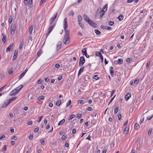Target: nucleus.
<instances>
[{"instance_id": "f257e3e1", "label": "nucleus", "mask_w": 153, "mask_h": 153, "mask_svg": "<svg viewBox=\"0 0 153 153\" xmlns=\"http://www.w3.org/2000/svg\"><path fill=\"white\" fill-rule=\"evenodd\" d=\"M69 34H65L64 37L63 42L65 44H68L70 42Z\"/></svg>"}, {"instance_id": "f03ea898", "label": "nucleus", "mask_w": 153, "mask_h": 153, "mask_svg": "<svg viewBox=\"0 0 153 153\" xmlns=\"http://www.w3.org/2000/svg\"><path fill=\"white\" fill-rule=\"evenodd\" d=\"M17 98L16 97H12L11 99H10L7 102V103H4L3 105V107H5L7 106L11 101L16 100Z\"/></svg>"}, {"instance_id": "7ed1b4c3", "label": "nucleus", "mask_w": 153, "mask_h": 153, "mask_svg": "<svg viewBox=\"0 0 153 153\" xmlns=\"http://www.w3.org/2000/svg\"><path fill=\"white\" fill-rule=\"evenodd\" d=\"M85 62V60L84 57L81 56L80 58L79 62V65L81 66L83 65Z\"/></svg>"}, {"instance_id": "20e7f679", "label": "nucleus", "mask_w": 153, "mask_h": 153, "mask_svg": "<svg viewBox=\"0 0 153 153\" xmlns=\"http://www.w3.org/2000/svg\"><path fill=\"white\" fill-rule=\"evenodd\" d=\"M82 78L86 81H89L90 79V77L88 75H83Z\"/></svg>"}, {"instance_id": "39448f33", "label": "nucleus", "mask_w": 153, "mask_h": 153, "mask_svg": "<svg viewBox=\"0 0 153 153\" xmlns=\"http://www.w3.org/2000/svg\"><path fill=\"white\" fill-rule=\"evenodd\" d=\"M57 15V13L56 14L54 15L50 19L49 23L50 24H51L54 21L55 19L56 18Z\"/></svg>"}, {"instance_id": "423d86ee", "label": "nucleus", "mask_w": 153, "mask_h": 153, "mask_svg": "<svg viewBox=\"0 0 153 153\" xmlns=\"http://www.w3.org/2000/svg\"><path fill=\"white\" fill-rule=\"evenodd\" d=\"M18 92L16 90V89H15L12 90L10 93V95L11 96H15L16 95L18 94Z\"/></svg>"}, {"instance_id": "0eeeda50", "label": "nucleus", "mask_w": 153, "mask_h": 153, "mask_svg": "<svg viewBox=\"0 0 153 153\" xmlns=\"http://www.w3.org/2000/svg\"><path fill=\"white\" fill-rule=\"evenodd\" d=\"M88 23L91 26L96 28L97 26V24L94 23L93 21L90 20Z\"/></svg>"}, {"instance_id": "6e6552de", "label": "nucleus", "mask_w": 153, "mask_h": 153, "mask_svg": "<svg viewBox=\"0 0 153 153\" xmlns=\"http://www.w3.org/2000/svg\"><path fill=\"white\" fill-rule=\"evenodd\" d=\"M114 63L116 65H120L123 63V59H118L117 60H115Z\"/></svg>"}, {"instance_id": "1a4fd4ad", "label": "nucleus", "mask_w": 153, "mask_h": 153, "mask_svg": "<svg viewBox=\"0 0 153 153\" xmlns=\"http://www.w3.org/2000/svg\"><path fill=\"white\" fill-rule=\"evenodd\" d=\"M16 30L15 26L14 25H12L11 27V35H13Z\"/></svg>"}, {"instance_id": "9d476101", "label": "nucleus", "mask_w": 153, "mask_h": 153, "mask_svg": "<svg viewBox=\"0 0 153 153\" xmlns=\"http://www.w3.org/2000/svg\"><path fill=\"white\" fill-rule=\"evenodd\" d=\"M67 18H65L64 19V25H63V28H67V27L68 26V24L67 23Z\"/></svg>"}, {"instance_id": "9b49d317", "label": "nucleus", "mask_w": 153, "mask_h": 153, "mask_svg": "<svg viewBox=\"0 0 153 153\" xmlns=\"http://www.w3.org/2000/svg\"><path fill=\"white\" fill-rule=\"evenodd\" d=\"M100 27L103 29H106L108 30H111L112 29V27H110L104 26L103 25H101Z\"/></svg>"}, {"instance_id": "f8f14e48", "label": "nucleus", "mask_w": 153, "mask_h": 153, "mask_svg": "<svg viewBox=\"0 0 153 153\" xmlns=\"http://www.w3.org/2000/svg\"><path fill=\"white\" fill-rule=\"evenodd\" d=\"M110 72L111 76L113 77L114 75V68L112 67H110Z\"/></svg>"}, {"instance_id": "ddd939ff", "label": "nucleus", "mask_w": 153, "mask_h": 153, "mask_svg": "<svg viewBox=\"0 0 153 153\" xmlns=\"http://www.w3.org/2000/svg\"><path fill=\"white\" fill-rule=\"evenodd\" d=\"M131 97V94L130 93H128L127 94L125 97V100L126 101L128 100Z\"/></svg>"}, {"instance_id": "4468645a", "label": "nucleus", "mask_w": 153, "mask_h": 153, "mask_svg": "<svg viewBox=\"0 0 153 153\" xmlns=\"http://www.w3.org/2000/svg\"><path fill=\"white\" fill-rule=\"evenodd\" d=\"M13 45V44L10 45L6 49V52L10 51L12 49Z\"/></svg>"}, {"instance_id": "2eb2a0df", "label": "nucleus", "mask_w": 153, "mask_h": 153, "mask_svg": "<svg viewBox=\"0 0 153 153\" xmlns=\"http://www.w3.org/2000/svg\"><path fill=\"white\" fill-rule=\"evenodd\" d=\"M83 19L87 22L90 20L89 18L85 14L84 15Z\"/></svg>"}, {"instance_id": "dca6fc26", "label": "nucleus", "mask_w": 153, "mask_h": 153, "mask_svg": "<svg viewBox=\"0 0 153 153\" xmlns=\"http://www.w3.org/2000/svg\"><path fill=\"white\" fill-rule=\"evenodd\" d=\"M84 66H82L81 68H80V69L79 70V71L78 73V76H79V75H80L82 72L83 71L84 69Z\"/></svg>"}, {"instance_id": "f3484780", "label": "nucleus", "mask_w": 153, "mask_h": 153, "mask_svg": "<svg viewBox=\"0 0 153 153\" xmlns=\"http://www.w3.org/2000/svg\"><path fill=\"white\" fill-rule=\"evenodd\" d=\"M61 42H59L56 45V49L57 51L61 47Z\"/></svg>"}, {"instance_id": "a211bd4d", "label": "nucleus", "mask_w": 153, "mask_h": 153, "mask_svg": "<svg viewBox=\"0 0 153 153\" xmlns=\"http://www.w3.org/2000/svg\"><path fill=\"white\" fill-rule=\"evenodd\" d=\"M78 21L79 24H80V22L82 20V18L80 15H79L77 16Z\"/></svg>"}, {"instance_id": "6ab92c4d", "label": "nucleus", "mask_w": 153, "mask_h": 153, "mask_svg": "<svg viewBox=\"0 0 153 153\" xmlns=\"http://www.w3.org/2000/svg\"><path fill=\"white\" fill-rule=\"evenodd\" d=\"M108 8V4H105L104 7L102 8V9L101 10L102 11H104V12H105L107 10Z\"/></svg>"}, {"instance_id": "aec40b11", "label": "nucleus", "mask_w": 153, "mask_h": 153, "mask_svg": "<svg viewBox=\"0 0 153 153\" xmlns=\"http://www.w3.org/2000/svg\"><path fill=\"white\" fill-rule=\"evenodd\" d=\"M17 54L18 52H16V51H15L14 53L13 59V60L14 59L15 60L17 58Z\"/></svg>"}, {"instance_id": "412c9836", "label": "nucleus", "mask_w": 153, "mask_h": 153, "mask_svg": "<svg viewBox=\"0 0 153 153\" xmlns=\"http://www.w3.org/2000/svg\"><path fill=\"white\" fill-rule=\"evenodd\" d=\"M33 4V0H29V3H28V6H29V8H31L32 6H31V5H32Z\"/></svg>"}, {"instance_id": "4be33fe9", "label": "nucleus", "mask_w": 153, "mask_h": 153, "mask_svg": "<svg viewBox=\"0 0 153 153\" xmlns=\"http://www.w3.org/2000/svg\"><path fill=\"white\" fill-rule=\"evenodd\" d=\"M105 13V12H104V11L100 10L99 13L100 14V19H101L102 18V16L104 15Z\"/></svg>"}, {"instance_id": "5701e85b", "label": "nucleus", "mask_w": 153, "mask_h": 153, "mask_svg": "<svg viewBox=\"0 0 153 153\" xmlns=\"http://www.w3.org/2000/svg\"><path fill=\"white\" fill-rule=\"evenodd\" d=\"M129 128L128 127H126L123 131L124 134H127L128 132Z\"/></svg>"}, {"instance_id": "b1692460", "label": "nucleus", "mask_w": 153, "mask_h": 153, "mask_svg": "<svg viewBox=\"0 0 153 153\" xmlns=\"http://www.w3.org/2000/svg\"><path fill=\"white\" fill-rule=\"evenodd\" d=\"M87 66H88V68L89 69V71H93V69L91 68V63L88 64Z\"/></svg>"}, {"instance_id": "393cba45", "label": "nucleus", "mask_w": 153, "mask_h": 153, "mask_svg": "<svg viewBox=\"0 0 153 153\" xmlns=\"http://www.w3.org/2000/svg\"><path fill=\"white\" fill-rule=\"evenodd\" d=\"M118 19L119 21H120L123 19V16L122 14L120 15L118 17Z\"/></svg>"}, {"instance_id": "a878e982", "label": "nucleus", "mask_w": 153, "mask_h": 153, "mask_svg": "<svg viewBox=\"0 0 153 153\" xmlns=\"http://www.w3.org/2000/svg\"><path fill=\"white\" fill-rule=\"evenodd\" d=\"M134 128L136 130H137L140 128V126L139 124L137 123H136L134 125Z\"/></svg>"}, {"instance_id": "bb28decb", "label": "nucleus", "mask_w": 153, "mask_h": 153, "mask_svg": "<svg viewBox=\"0 0 153 153\" xmlns=\"http://www.w3.org/2000/svg\"><path fill=\"white\" fill-rule=\"evenodd\" d=\"M82 52L83 54L84 55L86 54H87V52L86 48L83 49L82 51Z\"/></svg>"}, {"instance_id": "cd10ccee", "label": "nucleus", "mask_w": 153, "mask_h": 153, "mask_svg": "<svg viewBox=\"0 0 153 153\" xmlns=\"http://www.w3.org/2000/svg\"><path fill=\"white\" fill-rule=\"evenodd\" d=\"M45 97L44 96H41L38 98V100H44L45 99Z\"/></svg>"}, {"instance_id": "c85d7f7f", "label": "nucleus", "mask_w": 153, "mask_h": 153, "mask_svg": "<svg viewBox=\"0 0 153 153\" xmlns=\"http://www.w3.org/2000/svg\"><path fill=\"white\" fill-rule=\"evenodd\" d=\"M94 32L97 35H100L101 34V32L97 30H95Z\"/></svg>"}, {"instance_id": "c756f323", "label": "nucleus", "mask_w": 153, "mask_h": 153, "mask_svg": "<svg viewBox=\"0 0 153 153\" xmlns=\"http://www.w3.org/2000/svg\"><path fill=\"white\" fill-rule=\"evenodd\" d=\"M65 122V119H63L60 121L58 123V125L59 126L63 124Z\"/></svg>"}, {"instance_id": "7c9ffc66", "label": "nucleus", "mask_w": 153, "mask_h": 153, "mask_svg": "<svg viewBox=\"0 0 153 153\" xmlns=\"http://www.w3.org/2000/svg\"><path fill=\"white\" fill-rule=\"evenodd\" d=\"M2 35H4V34L3 33ZM2 41L4 43L6 41V36L5 35H3Z\"/></svg>"}, {"instance_id": "2f4dec72", "label": "nucleus", "mask_w": 153, "mask_h": 153, "mask_svg": "<svg viewBox=\"0 0 153 153\" xmlns=\"http://www.w3.org/2000/svg\"><path fill=\"white\" fill-rule=\"evenodd\" d=\"M61 103V100H59L56 102V105L57 106H59L60 105Z\"/></svg>"}, {"instance_id": "473e14b6", "label": "nucleus", "mask_w": 153, "mask_h": 153, "mask_svg": "<svg viewBox=\"0 0 153 153\" xmlns=\"http://www.w3.org/2000/svg\"><path fill=\"white\" fill-rule=\"evenodd\" d=\"M132 60L131 58H127L126 59V61L128 62H131Z\"/></svg>"}, {"instance_id": "72a5a7b5", "label": "nucleus", "mask_w": 153, "mask_h": 153, "mask_svg": "<svg viewBox=\"0 0 153 153\" xmlns=\"http://www.w3.org/2000/svg\"><path fill=\"white\" fill-rule=\"evenodd\" d=\"M95 53H96V55L97 56H98L100 57V56H101L102 55L101 53L99 51L96 52Z\"/></svg>"}, {"instance_id": "f704fd0d", "label": "nucleus", "mask_w": 153, "mask_h": 153, "mask_svg": "<svg viewBox=\"0 0 153 153\" xmlns=\"http://www.w3.org/2000/svg\"><path fill=\"white\" fill-rule=\"evenodd\" d=\"M33 26H31L29 28V33L31 34L32 33L33 30Z\"/></svg>"}, {"instance_id": "c9c22d12", "label": "nucleus", "mask_w": 153, "mask_h": 153, "mask_svg": "<svg viewBox=\"0 0 153 153\" xmlns=\"http://www.w3.org/2000/svg\"><path fill=\"white\" fill-rule=\"evenodd\" d=\"M24 44L23 41L22 42H20V44L19 46V48L20 49H21L22 48V47Z\"/></svg>"}, {"instance_id": "e433bc0d", "label": "nucleus", "mask_w": 153, "mask_h": 153, "mask_svg": "<svg viewBox=\"0 0 153 153\" xmlns=\"http://www.w3.org/2000/svg\"><path fill=\"white\" fill-rule=\"evenodd\" d=\"M119 108L118 107H116L115 109H114V113L115 114H116L117 112L118 111V110H119Z\"/></svg>"}, {"instance_id": "4c0bfd02", "label": "nucleus", "mask_w": 153, "mask_h": 153, "mask_svg": "<svg viewBox=\"0 0 153 153\" xmlns=\"http://www.w3.org/2000/svg\"><path fill=\"white\" fill-rule=\"evenodd\" d=\"M68 15L69 16H73L74 15V12L73 10L71 11L69 13Z\"/></svg>"}, {"instance_id": "58836bf2", "label": "nucleus", "mask_w": 153, "mask_h": 153, "mask_svg": "<svg viewBox=\"0 0 153 153\" xmlns=\"http://www.w3.org/2000/svg\"><path fill=\"white\" fill-rule=\"evenodd\" d=\"M71 100H69L68 102V103H67L66 105V107H68L71 104Z\"/></svg>"}, {"instance_id": "ea45409f", "label": "nucleus", "mask_w": 153, "mask_h": 153, "mask_svg": "<svg viewBox=\"0 0 153 153\" xmlns=\"http://www.w3.org/2000/svg\"><path fill=\"white\" fill-rule=\"evenodd\" d=\"M153 117V115L152 114L150 116H148L147 117V120H150Z\"/></svg>"}, {"instance_id": "a19ab883", "label": "nucleus", "mask_w": 153, "mask_h": 153, "mask_svg": "<svg viewBox=\"0 0 153 153\" xmlns=\"http://www.w3.org/2000/svg\"><path fill=\"white\" fill-rule=\"evenodd\" d=\"M114 22L113 21H110L108 22V24L109 25L112 26L114 24Z\"/></svg>"}, {"instance_id": "79ce46f5", "label": "nucleus", "mask_w": 153, "mask_h": 153, "mask_svg": "<svg viewBox=\"0 0 153 153\" xmlns=\"http://www.w3.org/2000/svg\"><path fill=\"white\" fill-rule=\"evenodd\" d=\"M13 20V17L12 16H10L9 19V22L10 24H11Z\"/></svg>"}, {"instance_id": "37998d69", "label": "nucleus", "mask_w": 153, "mask_h": 153, "mask_svg": "<svg viewBox=\"0 0 153 153\" xmlns=\"http://www.w3.org/2000/svg\"><path fill=\"white\" fill-rule=\"evenodd\" d=\"M67 28H64V30L65 33V34H69V30H67Z\"/></svg>"}, {"instance_id": "c03bdc74", "label": "nucleus", "mask_w": 153, "mask_h": 153, "mask_svg": "<svg viewBox=\"0 0 153 153\" xmlns=\"http://www.w3.org/2000/svg\"><path fill=\"white\" fill-rule=\"evenodd\" d=\"M40 141L42 145H44L45 144V141L43 139H41Z\"/></svg>"}, {"instance_id": "a18cd8bd", "label": "nucleus", "mask_w": 153, "mask_h": 153, "mask_svg": "<svg viewBox=\"0 0 153 153\" xmlns=\"http://www.w3.org/2000/svg\"><path fill=\"white\" fill-rule=\"evenodd\" d=\"M8 73V74L10 75H11V74H12L13 73V71L12 69H11L10 70H9Z\"/></svg>"}, {"instance_id": "49530a36", "label": "nucleus", "mask_w": 153, "mask_h": 153, "mask_svg": "<svg viewBox=\"0 0 153 153\" xmlns=\"http://www.w3.org/2000/svg\"><path fill=\"white\" fill-rule=\"evenodd\" d=\"M150 63V61H149L147 63L146 66V68H148L149 66V65Z\"/></svg>"}, {"instance_id": "de8ad7c7", "label": "nucleus", "mask_w": 153, "mask_h": 153, "mask_svg": "<svg viewBox=\"0 0 153 153\" xmlns=\"http://www.w3.org/2000/svg\"><path fill=\"white\" fill-rule=\"evenodd\" d=\"M78 103L81 104H83L84 103V100H79L78 101Z\"/></svg>"}, {"instance_id": "09e8293b", "label": "nucleus", "mask_w": 153, "mask_h": 153, "mask_svg": "<svg viewBox=\"0 0 153 153\" xmlns=\"http://www.w3.org/2000/svg\"><path fill=\"white\" fill-rule=\"evenodd\" d=\"M17 138V137L16 136H14L13 137H11V139L12 140H16Z\"/></svg>"}, {"instance_id": "8fccbe9b", "label": "nucleus", "mask_w": 153, "mask_h": 153, "mask_svg": "<svg viewBox=\"0 0 153 153\" xmlns=\"http://www.w3.org/2000/svg\"><path fill=\"white\" fill-rule=\"evenodd\" d=\"M75 117V115L74 114H72L71 115L69 118V120H70L73 119Z\"/></svg>"}, {"instance_id": "3c124183", "label": "nucleus", "mask_w": 153, "mask_h": 153, "mask_svg": "<svg viewBox=\"0 0 153 153\" xmlns=\"http://www.w3.org/2000/svg\"><path fill=\"white\" fill-rule=\"evenodd\" d=\"M33 137V134L30 135L29 137L28 138L30 140H32Z\"/></svg>"}, {"instance_id": "603ef678", "label": "nucleus", "mask_w": 153, "mask_h": 153, "mask_svg": "<svg viewBox=\"0 0 153 153\" xmlns=\"http://www.w3.org/2000/svg\"><path fill=\"white\" fill-rule=\"evenodd\" d=\"M118 117L119 119V120H120L121 119V115L120 114L118 113Z\"/></svg>"}, {"instance_id": "864d4df0", "label": "nucleus", "mask_w": 153, "mask_h": 153, "mask_svg": "<svg viewBox=\"0 0 153 153\" xmlns=\"http://www.w3.org/2000/svg\"><path fill=\"white\" fill-rule=\"evenodd\" d=\"M25 75L22 73L19 76V79H22Z\"/></svg>"}, {"instance_id": "5fc2aeb1", "label": "nucleus", "mask_w": 153, "mask_h": 153, "mask_svg": "<svg viewBox=\"0 0 153 153\" xmlns=\"http://www.w3.org/2000/svg\"><path fill=\"white\" fill-rule=\"evenodd\" d=\"M43 117V116H42L39 118V120L38 121V122L39 123L41 122V121L42 118Z\"/></svg>"}, {"instance_id": "6e6d98bb", "label": "nucleus", "mask_w": 153, "mask_h": 153, "mask_svg": "<svg viewBox=\"0 0 153 153\" xmlns=\"http://www.w3.org/2000/svg\"><path fill=\"white\" fill-rule=\"evenodd\" d=\"M139 80L138 79H136L134 81V83L135 84H137L139 82Z\"/></svg>"}, {"instance_id": "4d7b16f0", "label": "nucleus", "mask_w": 153, "mask_h": 153, "mask_svg": "<svg viewBox=\"0 0 153 153\" xmlns=\"http://www.w3.org/2000/svg\"><path fill=\"white\" fill-rule=\"evenodd\" d=\"M55 25L56 24L54 23L52 26H50L49 27L52 30L53 27L55 26Z\"/></svg>"}, {"instance_id": "13d9d810", "label": "nucleus", "mask_w": 153, "mask_h": 153, "mask_svg": "<svg viewBox=\"0 0 153 153\" xmlns=\"http://www.w3.org/2000/svg\"><path fill=\"white\" fill-rule=\"evenodd\" d=\"M7 147L5 145L4 146V149L2 151V152H4L7 150Z\"/></svg>"}, {"instance_id": "bf43d9fd", "label": "nucleus", "mask_w": 153, "mask_h": 153, "mask_svg": "<svg viewBox=\"0 0 153 153\" xmlns=\"http://www.w3.org/2000/svg\"><path fill=\"white\" fill-rule=\"evenodd\" d=\"M28 1H24V3L25 6L27 5L28 4Z\"/></svg>"}, {"instance_id": "052dcab7", "label": "nucleus", "mask_w": 153, "mask_h": 153, "mask_svg": "<svg viewBox=\"0 0 153 153\" xmlns=\"http://www.w3.org/2000/svg\"><path fill=\"white\" fill-rule=\"evenodd\" d=\"M152 132V129L151 128L149 130V131L148 132V134L149 135H150L151 134Z\"/></svg>"}, {"instance_id": "680f3d73", "label": "nucleus", "mask_w": 153, "mask_h": 153, "mask_svg": "<svg viewBox=\"0 0 153 153\" xmlns=\"http://www.w3.org/2000/svg\"><path fill=\"white\" fill-rule=\"evenodd\" d=\"M82 115V114H77V117L78 119H79L81 117Z\"/></svg>"}, {"instance_id": "e2e57ef3", "label": "nucleus", "mask_w": 153, "mask_h": 153, "mask_svg": "<svg viewBox=\"0 0 153 153\" xmlns=\"http://www.w3.org/2000/svg\"><path fill=\"white\" fill-rule=\"evenodd\" d=\"M39 129V128L38 127L35 128V130H34V132H37L38 131Z\"/></svg>"}, {"instance_id": "0e129e2a", "label": "nucleus", "mask_w": 153, "mask_h": 153, "mask_svg": "<svg viewBox=\"0 0 153 153\" xmlns=\"http://www.w3.org/2000/svg\"><path fill=\"white\" fill-rule=\"evenodd\" d=\"M33 124V122L32 121H29L27 122V124L29 125H31Z\"/></svg>"}, {"instance_id": "69168bd1", "label": "nucleus", "mask_w": 153, "mask_h": 153, "mask_svg": "<svg viewBox=\"0 0 153 153\" xmlns=\"http://www.w3.org/2000/svg\"><path fill=\"white\" fill-rule=\"evenodd\" d=\"M41 54H42V53H41V51L38 52L37 53V54L38 56L39 57L41 55Z\"/></svg>"}, {"instance_id": "338daca9", "label": "nucleus", "mask_w": 153, "mask_h": 153, "mask_svg": "<svg viewBox=\"0 0 153 153\" xmlns=\"http://www.w3.org/2000/svg\"><path fill=\"white\" fill-rule=\"evenodd\" d=\"M79 26L81 27L82 29L84 27V25L82 24H81L80 23V24H79Z\"/></svg>"}, {"instance_id": "774afa93", "label": "nucleus", "mask_w": 153, "mask_h": 153, "mask_svg": "<svg viewBox=\"0 0 153 153\" xmlns=\"http://www.w3.org/2000/svg\"><path fill=\"white\" fill-rule=\"evenodd\" d=\"M60 67V65L59 64H56V65H55V67L56 68H59V67Z\"/></svg>"}]
</instances>
